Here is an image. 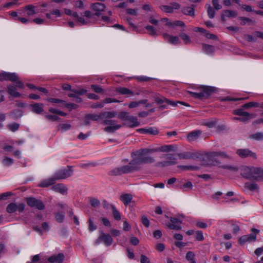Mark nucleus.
Listing matches in <instances>:
<instances>
[{
  "label": "nucleus",
  "instance_id": "4c0bfd02",
  "mask_svg": "<svg viewBox=\"0 0 263 263\" xmlns=\"http://www.w3.org/2000/svg\"><path fill=\"white\" fill-rule=\"evenodd\" d=\"M217 156H220L223 158H229V157L227 155V154L222 152H214L209 154V157H210L214 158Z\"/></svg>",
  "mask_w": 263,
  "mask_h": 263
},
{
  "label": "nucleus",
  "instance_id": "052dcab7",
  "mask_svg": "<svg viewBox=\"0 0 263 263\" xmlns=\"http://www.w3.org/2000/svg\"><path fill=\"white\" fill-rule=\"evenodd\" d=\"M91 88L96 93H103V89L98 85H91Z\"/></svg>",
  "mask_w": 263,
  "mask_h": 263
},
{
  "label": "nucleus",
  "instance_id": "e433bc0d",
  "mask_svg": "<svg viewBox=\"0 0 263 263\" xmlns=\"http://www.w3.org/2000/svg\"><path fill=\"white\" fill-rule=\"evenodd\" d=\"M174 146L172 145H163L159 147L157 149H156L157 151H160L162 152H168L173 149Z\"/></svg>",
  "mask_w": 263,
  "mask_h": 263
},
{
  "label": "nucleus",
  "instance_id": "a19ab883",
  "mask_svg": "<svg viewBox=\"0 0 263 263\" xmlns=\"http://www.w3.org/2000/svg\"><path fill=\"white\" fill-rule=\"evenodd\" d=\"M25 9L28 11V15H33L36 13L35 11V7L32 5H28L26 6Z\"/></svg>",
  "mask_w": 263,
  "mask_h": 263
},
{
  "label": "nucleus",
  "instance_id": "338daca9",
  "mask_svg": "<svg viewBox=\"0 0 263 263\" xmlns=\"http://www.w3.org/2000/svg\"><path fill=\"white\" fill-rule=\"evenodd\" d=\"M45 117L47 120L51 121H56L60 119V118L55 115H46Z\"/></svg>",
  "mask_w": 263,
  "mask_h": 263
},
{
  "label": "nucleus",
  "instance_id": "a878e982",
  "mask_svg": "<svg viewBox=\"0 0 263 263\" xmlns=\"http://www.w3.org/2000/svg\"><path fill=\"white\" fill-rule=\"evenodd\" d=\"M202 49L205 53L209 55H212L215 52L214 46L206 44H202Z\"/></svg>",
  "mask_w": 263,
  "mask_h": 263
},
{
  "label": "nucleus",
  "instance_id": "0eeeda50",
  "mask_svg": "<svg viewBox=\"0 0 263 263\" xmlns=\"http://www.w3.org/2000/svg\"><path fill=\"white\" fill-rule=\"evenodd\" d=\"M73 174L71 166H68V168H64L57 171L53 175L55 181L66 179L71 176Z\"/></svg>",
  "mask_w": 263,
  "mask_h": 263
},
{
  "label": "nucleus",
  "instance_id": "2f4dec72",
  "mask_svg": "<svg viewBox=\"0 0 263 263\" xmlns=\"http://www.w3.org/2000/svg\"><path fill=\"white\" fill-rule=\"evenodd\" d=\"M6 81H10L15 82L18 80V76L15 73L6 72Z\"/></svg>",
  "mask_w": 263,
  "mask_h": 263
},
{
  "label": "nucleus",
  "instance_id": "5fc2aeb1",
  "mask_svg": "<svg viewBox=\"0 0 263 263\" xmlns=\"http://www.w3.org/2000/svg\"><path fill=\"white\" fill-rule=\"evenodd\" d=\"M253 117L240 116V117H234L232 118L233 120H238L241 122H246L248 120L253 118Z\"/></svg>",
  "mask_w": 263,
  "mask_h": 263
},
{
  "label": "nucleus",
  "instance_id": "774afa93",
  "mask_svg": "<svg viewBox=\"0 0 263 263\" xmlns=\"http://www.w3.org/2000/svg\"><path fill=\"white\" fill-rule=\"evenodd\" d=\"M141 263H150L149 258L145 255L142 254L140 256Z\"/></svg>",
  "mask_w": 263,
  "mask_h": 263
},
{
  "label": "nucleus",
  "instance_id": "603ef678",
  "mask_svg": "<svg viewBox=\"0 0 263 263\" xmlns=\"http://www.w3.org/2000/svg\"><path fill=\"white\" fill-rule=\"evenodd\" d=\"M242 99V98H233V97H230V96H227V97H223V98H220V100L221 102H224V101H237L241 100Z\"/></svg>",
  "mask_w": 263,
  "mask_h": 263
},
{
  "label": "nucleus",
  "instance_id": "79ce46f5",
  "mask_svg": "<svg viewBox=\"0 0 263 263\" xmlns=\"http://www.w3.org/2000/svg\"><path fill=\"white\" fill-rule=\"evenodd\" d=\"M250 138L257 141H259L263 139V133L257 132L250 136Z\"/></svg>",
  "mask_w": 263,
  "mask_h": 263
},
{
  "label": "nucleus",
  "instance_id": "7ed1b4c3",
  "mask_svg": "<svg viewBox=\"0 0 263 263\" xmlns=\"http://www.w3.org/2000/svg\"><path fill=\"white\" fill-rule=\"evenodd\" d=\"M113 117H104L103 120V124L108 125L105 127L104 130L107 133H113L116 130L120 129L122 126L117 124V121L112 120Z\"/></svg>",
  "mask_w": 263,
  "mask_h": 263
},
{
  "label": "nucleus",
  "instance_id": "8fccbe9b",
  "mask_svg": "<svg viewBox=\"0 0 263 263\" xmlns=\"http://www.w3.org/2000/svg\"><path fill=\"white\" fill-rule=\"evenodd\" d=\"M55 219L57 222L62 223L64 221L65 219V215L62 212H59L55 214Z\"/></svg>",
  "mask_w": 263,
  "mask_h": 263
},
{
  "label": "nucleus",
  "instance_id": "09e8293b",
  "mask_svg": "<svg viewBox=\"0 0 263 263\" xmlns=\"http://www.w3.org/2000/svg\"><path fill=\"white\" fill-rule=\"evenodd\" d=\"M179 36L181 37L183 41L184 44H188L191 43V40L190 36L185 33H181L179 34Z\"/></svg>",
  "mask_w": 263,
  "mask_h": 263
},
{
  "label": "nucleus",
  "instance_id": "f3484780",
  "mask_svg": "<svg viewBox=\"0 0 263 263\" xmlns=\"http://www.w3.org/2000/svg\"><path fill=\"white\" fill-rule=\"evenodd\" d=\"M125 124L129 127H135L138 126L140 123L136 117L129 115Z\"/></svg>",
  "mask_w": 263,
  "mask_h": 263
},
{
  "label": "nucleus",
  "instance_id": "6ab92c4d",
  "mask_svg": "<svg viewBox=\"0 0 263 263\" xmlns=\"http://www.w3.org/2000/svg\"><path fill=\"white\" fill-rule=\"evenodd\" d=\"M202 132L200 130H195L189 133L187 136V140L189 142H192L197 140L201 135Z\"/></svg>",
  "mask_w": 263,
  "mask_h": 263
},
{
  "label": "nucleus",
  "instance_id": "49530a36",
  "mask_svg": "<svg viewBox=\"0 0 263 263\" xmlns=\"http://www.w3.org/2000/svg\"><path fill=\"white\" fill-rule=\"evenodd\" d=\"M129 115V113L127 112L121 111L119 114H117V116H118L119 119L126 122Z\"/></svg>",
  "mask_w": 263,
  "mask_h": 263
},
{
  "label": "nucleus",
  "instance_id": "c9c22d12",
  "mask_svg": "<svg viewBox=\"0 0 263 263\" xmlns=\"http://www.w3.org/2000/svg\"><path fill=\"white\" fill-rule=\"evenodd\" d=\"M167 103V104H169L173 107H175L177 106V104H182V105H183L185 106H187V107H189L190 106V105L189 104H188L187 103H186V102H182V101H171V100H170L168 99H167V101H166V102Z\"/></svg>",
  "mask_w": 263,
  "mask_h": 263
},
{
  "label": "nucleus",
  "instance_id": "2eb2a0df",
  "mask_svg": "<svg viewBox=\"0 0 263 263\" xmlns=\"http://www.w3.org/2000/svg\"><path fill=\"white\" fill-rule=\"evenodd\" d=\"M65 256L63 253H59L53 255L48 258V261L50 263H63Z\"/></svg>",
  "mask_w": 263,
  "mask_h": 263
},
{
  "label": "nucleus",
  "instance_id": "de8ad7c7",
  "mask_svg": "<svg viewBox=\"0 0 263 263\" xmlns=\"http://www.w3.org/2000/svg\"><path fill=\"white\" fill-rule=\"evenodd\" d=\"M259 106V103L255 102H250L249 103L245 104L242 107L245 109H248L251 107H257Z\"/></svg>",
  "mask_w": 263,
  "mask_h": 263
},
{
  "label": "nucleus",
  "instance_id": "f257e3e1",
  "mask_svg": "<svg viewBox=\"0 0 263 263\" xmlns=\"http://www.w3.org/2000/svg\"><path fill=\"white\" fill-rule=\"evenodd\" d=\"M157 152L156 149L141 148L131 153L132 160L128 163L133 172L140 169V165L152 163L155 161L154 158L147 156L148 154Z\"/></svg>",
  "mask_w": 263,
  "mask_h": 263
},
{
  "label": "nucleus",
  "instance_id": "c03bdc74",
  "mask_svg": "<svg viewBox=\"0 0 263 263\" xmlns=\"http://www.w3.org/2000/svg\"><path fill=\"white\" fill-rule=\"evenodd\" d=\"M145 29L147 30L149 34L155 36L157 35L156 29L152 26L147 25L145 26Z\"/></svg>",
  "mask_w": 263,
  "mask_h": 263
},
{
  "label": "nucleus",
  "instance_id": "72a5a7b5",
  "mask_svg": "<svg viewBox=\"0 0 263 263\" xmlns=\"http://www.w3.org/2000/svg\"><path fill=\"white\" fill-rule=\"evenodd\" d=\"M245 187L251 191H257L259 189L258 185L255 183L246 182L245 184Z\"/></svg>",
  "mask_w": 263,
  "mask_h": 263
},
{
  "label": "nucleus",
  "instance_id": "a211bd4d",
  "mask_svg": "<svg viewBox=\"0 0 263 263\" xmlns=\"http://www.w3.org/2000/svg\"><path fill=\"white\" fill-rule=\"evenodd\" d=\"M163 37L165 41L173 45H177L180 43L179 39L177 36H172L167 33H164Z\"/></svg>",
  "mask_w": 263,
  "mask_h": 263
},
{
  "label": "nucleus",
  "instance_id": "5701e85b",
  "mask_svg": "<svg viewBox=\"0 0 263 263\" xmlns=\"http://www.w3.org/2000/svg\"><path fill=\"white\" fill-rule=\"evenodd\" d=\"M178 156L180 159H194L197 157L196 153L190 152L178 154Z\"/></svg>",
  "mask_w": 263,
  "mask_h": 263
},
{
  "label": "nucleus",
  "instance_id": "ea45409f",
  "mask_svg": "<svg viewBox=\"0 0 263 263\" xmlns=\"http://www.w3.org/2000/svg\"><path fill=\"white\" fill-rule=\"evenodd\" d=\"M178 167L183 171H195L199 168L198 166L194 165H179Z\"/></svg>",
  "mask_w": 263,
  "mask_h": 263
},
{
  "label": "nucleus",
  "instance_id": "4be33fe9",
  "mask_svg": "<svg viewBox=\"0 0 263 263\" xmlns=\"http://www.w3.org/2000/svg\"><path fill=\"white\" fill-rule=\"evenodd\" d=\"M55 180L52 176L51 178L41 181L37 185L40 187H47L54 184Z\"/></svg>",
  "mask_w": 263,
  "mask_h": 263
},
{
  "label": "nucleus",
  "instance_id": "1a4fd4ad",
  "mask_svg": "<svg viewBox=\"0 0 263 263\" xmlns=\"http://www.w3.org/2000/svg\"><path fill=\"white\" fill-rule=\"evenodd\" d=\"M253 167L247 166H242L238 168L240 175L244 178L248 180H252Z\"/></svg>",
  "mask_w": 263,
  "mask_h": 263
},
{
  "label": "nucleus",
  "instance_id": "412c9836",
  "mask_svg": "<svg viewBox=\"0 0 263 263\" xmlns=\"http://www.w3.org/2000/svg\"><path fill=\"white\" fill-rule=\"evenodd\" d=\"M43 104L41 103H35L30 105V107L32 108V111L36 114H40L43 112Z\"/></svg>",
  "mask_w": 263,
  "mask_h": 263
},
{
  "label": "nucleus",
  "instance_id": "6e6552de",
  "mask_svg": "<svg viewBox=\"0 0 263 263\" xmlns=\"http://www.w3.org/2000/svg\"><path fill=\"white\" fill-rule=\"evenodd\" d=\"M26 201L29 206L39 210H43L45 208V205L42 200L34 197H28L26 198Z\"/></svg>",
  "mask_w": 263,
  "mask_h": 263
},
{
  "label": "nucleus",
  "instance_id": "69168bd1",
  "mask_svg": "<svg viewBox=\"0 0 263 263\" xmlns=\"http://www.w3.org/2000/svg\"><path fill=\"white\" fill-rule=\"evenodd\" d=\"M212 5L215 10H218L222 8L221 5H220L219 4L218 0H212Z\"/></svg>",
  "mask_w": 263,
  "mask_h": 263
},
{
  "label": "nucleus",
  "instance_id": "f03ea898",
  "mask_svg": "<svg viewBox=\"0 0 263 263\" xmlns=\"http://www.w3.org/2000/svg\"><path fill=\"white\" fill-rule=\"evenodd\" d=\"M199 92H193L191 91H187V93L190 96L195 99L202 100L207 99L215 91V88L212 86L202 85L198 88Z\"/></svg>",
  "mask_w": 263,
  "mask_h": 263
},
{
  "label": "nucleus",
  "instance_id": "bf43d9fd",
  "mask_svg": "<svg viewBox=\"0 0 263 263\" xmlns=\"http://www.w3.org/2000/svg\"><path fill=\"white\" fill-rule=\"evenodd\" d=\"M238 19L241 21V24L242 25H245L247 23H253L254 22L252 20L248 17H239Z\"/></svg>",
  "mask_w": 263,
  "mask_h": 263
},
{
  "label": "nucleus",
  "instance_id": "9b49d317",
  "mask_svg": "<svg viewBox=\"0 0 263 263\" xmlns=\"http://www.w3.org/2000/svg\"><path fill=\"white\" fill-rule=\"evenodd\" d=\"M105 8V5L101 3H95L90 5V8L95 12V15L97 17L100 16L101 12L103 11Z\"/></svg>",
  "mask_w": 263,
  "mask_h": 263
},
{
  "label": "nucleus",
  "instance_id": "423d86ee",
  "mask_svg": "<svg viewBox=\"0 0 263 263\" xmlns=\"http://www.w3.org/2000/svg\"><path fill=\"white\" fill-rule=\"evenodd\" d=\"M131 173H133V171H132V169L131 168L129 164H128L126 165H123L113 168L108 172V175L111 176H116Z\"/></svg>",
  "mask_w": 263,
  "mask_h": 263
},
{
  "label": "nucleus",
  "instance_id": "393cba45",
  "mask_svg": "<svg viewBox=\"0 0 263 263\" xmlns=\"http://www.w3.org/2000/svg\"><path fill=\"white\" fill-rule=\"evenodd\" d=\"M73 93H69L68 94V96L69 98H75L77 96H82L87 93V90L85 89H72L71 90Z\"/></svg>",
  "mask_w": 263,
  "mask_h": 263
},
{
  "label": "nucleus",
  "instance_id": "c756f323",
  "mask_svg": "<svg viewBox=\"0 0 263 263\" xmlns=\"http://www.w3.org/2000/svg\"><path fill=\"white\" fill-rule=\"evenodd\" d=\"M8 89L9 94L14 98H19L21 96V94L16 91V87L9 85L8 86Z\"/></svg>",
  "mask_w": 263,
  "mask_h": 263
},
{
  "label": "nucleus",
  "instance_id": "c85d7f7f",
  "mask_svg": "<svg viewBox=\"0 0 263 263\" xmlns=\"http://www.w3.org/2000/svg\"><path fill=\"white\" fill-rule=\"evenodd\" d=\"M102 237L103 239V242L104 243L106 246H110L113 241V239L111 236L109 234H106L101 232Z\"/></svg>",
  "mask_w": 263,
  "mask_h": 263
},
{
  "label": "nucleus",
  "instance_id": "ddd939ff",
  "mask_svg": "<svg viewBox=\"0 0 263 263\" xmlns=\"http://www.w3.org/2000/svg\"><path fill=\"white\" fill-rule=\"evenodd\" d=\"M170 223H168L167 227L172 230H180L181 229L180 226L181 221L178 218L175 217L170 218Z\"/></svg>",
  "mask_w": 263,
  "mask_h": 263
},
{
  "label": "nucleus",
  "instance_id": "0e129e2a",
  "mask_svg": "<svg viewBox=\"0 0 263 263\" xmlns=\"http://www.w3.org/2000/svg\"><path fill=\"white\" fill-rule=\"evenodd\" d=\"M231 223L233 226V233L234 234H237L240 231V228L239 226L235 224L234 220H231Z\"/></svg>",
  "mask_w": 263,
  "mask_h": 263
},
{
  "label": "nucleus",
  "instance_id": "aec40b11",
  "mask_svg": "<svg viewBox=\"0 0 263 263\" xmlns=\"http://www.w3.org/2000/svg\"><path fill=\"white\" fill-rule=\"evenodd\" d=\"M52 189L55 192H59L63 195L66 194L67 192V188L62 183H59L52 186Z\"/></svg>",
  "mask_w": 263,
  "mask_h": 263
},
{
  "label": "nucleus",
  "instance_id": "6e6d98bb",
  "mask_svg": "<svg viewBox=\"0 0 263 263\" xmlns=\"http://www.w3.org/2000/svg\"><path fill=\"white\" fill-rule=\"evenodd\" d=\"M3 163L5 166H9L13 163V160L9 157H5L3 160Z\"/></svg>",
  "mask_w": 263,
  "mask_h": 263
},
{
  "label": "nucleus",
  "instance_id": "473e14b6",
  "mask_svg": "<svg viewBox=\"0 0 263 263\" xmlns=\"http://www.w3.org/2000/svg\"><path fill=\"white\" fill-rule=\"evenodd\" d=\"M237 15V13L236 11L233 10H224L223 12V14L222 15V19L224 20V18L225 17H235Z\"/></svg>",
  "mask_w": 263,
  "mask_h": 263
},
{
  "label": "nucleus",
  "instance_id": "58836bf2",
  "mask_svg": "<svg viewBox=\"0 0 263 263\" xmlns=\"http://www.w3.org/2000/svg\"><path fill=\"white\" fill-rule=\"evenodd\" d=\"M159 131L157 127H148L146 128V134H149L153 136L157 135L159 134Z\"/></svg>",
  "mask_w": 263,
  "mask_h": 263
},
{
  "label": "nucleus",
  "instance_id": "dca6fc26",
  "mask_svg": "<svg viewBox=\"0 0 263 263\" xmlns=\"http://www.w3.org/2000/svg\"><path fill=\"white\" fill-rule=\"evenodd\" d=\"M167 159H169V160L158 162L157 163L156 166L158 167H164L177 163L176 159L175 158L169 156L167 157Z\"/></svg>",
  "mask_w": 263,
  "mask_h": 263
},
{
  "label": "nucleus",
  "instance_id": "f8f14e48",
  "mask_svg": "<svg viewBox=\"0 0 263 263\" xmlns=\"http://www.w3.org/2000/svg\"><path fill=\"white\" fill-rule=\"evenodd\" d=\"M252 180L257 181H263V168L261 167H254Z\"/></svg>",
  "mask_w": 263,
  "mask_h": 263
},
{
  "label": "nucleus",
  "instance_id": "4d7b16f0",
  "mask_svg": "<svg viewBox=\"0 0 263 263\" xmlns=\"http://www.w3.org/2000/svg\"><path fill=\"white\" fill-rule=\"evenodd\" d=\"M91 205L94 208H98L100 205V201L97 199L92 198L90 200Z\"/></svg>",
  "mask_w": 263,
  "mask_h": 263
},
{
  "label": "nucleus",
  "instance_id": "e2e57ef3",
  "mask_svg": "<svg viewBox=\"0 0 263 263\" xmlns=\"http://www.w3.org/2000/svg\"><path fill=\"white\" fill-rule=\"evenodd\" d=\"M196 240L198 241H202L204 240V236L203 235V233L201 231H196Z\"/></svg>",
  "mask_w": 263,
  "mask_h": 263
},
{
  "label": "nucleus",
  "instance_id": "f704fd0d",
  "mask_svg": "<svg viewBox=\"0 0 263 263\" xmlns=\"http://www.w3.org/2000/svg\"><path fill=\"white\" fill-rule=\"evenodd\" d=\"M110 208L112 210V214L114 218L116 220H120L121 219V215L120 213L118 211L116 208L113 204L110 205Z\"/></svg>",
  "mask_w": 263,
  "mask_h": 263
},
{
  "label": "nucleus",
  "instance_id": "b1692460",
  "mask_svg": "<svg viewBox=\"0 0 263 263\" xmlns=\"http://www.w3.org/2000/svg\"><path fill=\"white\" fill-rule=\"evenodd\" d=\"M133 196L130 194H123L120 197V200L123 202L124 205H128L132 201Z\"/></svg>",
  "mask_w": 263,
  "mask_h": 263
},
{
  "label": "nucleus",
  "instance_id": "13d9d810",
  "mask_svg": "<svg viewBox=\"0 0 263 263\" xmlns=\"http://www.w3.org/2000/svg\"><path fill=\"white\" fill-rule=\"evenodd\" d=\"M167 99L161 96L155 97V101L158 104H162L166 102Z\"/></svg>",
  "mask_w": 263,
  "mask_h": 263
},
{
  "label": "nucleus",
  "instance_id": "20e7f679",
  "mask_svg": "<svg viewBox=\"0 0 263 263\" xmlns=\"http://www.w3.org/2000/svg\"><path fill=\"white\" fill-rule=\"evenodd\" d=\"M117 115V112L116 111H104L102 112L99 114H89L86 115V118L92 121H99L103 120L104 117H115Z\"/></svg>",
  "mask_w": 263,
  "mask_h": 263
},
{
  "label": "nucleus",
  "instance_id": "4468645a",
  "mask_svg": "<svg viewBox=\"0 0 263 263\" xmlns=\"http://www.w3.org/2000/svg\"><path fill=\"white\" fill-rule=\"evenodd\" d=\"M236 153L240 157L242 158L248 157L256 158V154L248 149H239L237 151Z\"/></svg>",
  "mask_w": 263,
  "mask_h": 263
},
{
  "label": "nucleus",
  "instance_id": "bb28decb",
  "mask_svg": "<svg viewBox=\"0 0 263 263\" xmlns=\"http://www.w3.org/2000/svg\"><path fill=\"white\" fill-rule=\"evenodd\" d=\"M195 6L192 5L191 7H184L182 9V12L185 15L193 16L195 15Z\"/></svg>",
  "mask_w": 263,
  "mask_h": 263
},
{
  "label": "nucleus",
  "instance_id": "39448f33",
  "mask_svg": "<svg viewBox=\"0 0 263 263\" xmlns=\"http://www.w3.org/2000/svg\"><path fill=\"white\" fill-rule=\"evenodd\" d=\"M251 231L252 233L249 235H244L239 238L238 242L240 245H243L247 242H254L256 240L257 235L259 234V230L255 228H252Z\"/></svg>",
  "mask_w": 263,
  "mask_h": 263
},
{
  "label": "nucleus",
  "instance_id": "a18cd8bd",
  "mask_svg": "<svg viewBox=\"0 0 263 263\" xmlns=\"http://www.w3.org/2000/svg\"><path fill=\"white\" fill-rule=\"evenodd\" d=\"M8 128L13 132L17 130L20 127V124L16 123L9 124L7 126Z\"/></svg>",
  "mask_w": 263,
  "mask_h": 263
},
{
  "label": "nucleus",
  "instance_id": "7c9ffc66",
  "mask_svg": "<svg viewBox=\"0 0 263 263\" xmlns=\"http://www.w3.org/2000/svg\"><path fill=\"white\" fill-rule=\"evenodd\" d=\"M243 107L242 108L237 109L233 111V114L235 115L239 116H247V117H253L254 116L249 112L243 110Z\"/></svg>",
  "mask_w": 263,
  "mask_h": 263
},
{
  "label": "nucleus",
  "instance_id": "37998d69",
  "mask_svg": "<svg viewBox=\"0 0 263 263\" xmlns=\"http://www.w3.org/2000/svg\"><path fill=\"white\" fill-rule=\"evenodd\" d=\"M208 6L207 13L209 18H213L215 16V9H213L210 5L206 4L205 6Z\"/></svg>",
  "mask_w": 263,
  "mask_h": 263
},
{
  "label": "nucleus",
  "instance_id": "864d4df0",
  "mask_svg": "<svg viewBox=\"0 0 263 263\" xmlns=\"http://www.w3.org/2000/svg\"><path fill=\"white\" fill-rule=\"evenodd\" d=\"M160 9L166 12V13H172L173 12V10H172V8L170 6H167V5H161L159 7Z\"/></svg>",
  "mask_w": 263,
  "mask_h": 263
},
{
  "label": "nucleus",
  "instance_id": "3c124183",
  "mask_svg": "<svg viewBox=\"0 0 263 263\" xmlns=\"http://www.w3.org/2000/svg\"><path fill=\"white\" fill-rule=\"evenodd\" d=\"M97 229V226L94 224L91 218L88 219V230L90 232H92Z\"/></svg>",
  "mask_w": 263,
  "mask_h": 263
},
{
  "label": "nucleus",
  "instance_id": "680f3d73",
  "mask_svg": "<svg viewBox=\"0 0 263 263\" xmlns=\"http://www.w3.org/2000/svg\"><path fill=\"white\" fill-rule=\"evenodd\" d=\"M220 167L224 168V169H227L232 171L236 172L239 171V169L238 167L232 165H223L220 166Z\"/></svg>",
  "mask_w": 263,
  "mask_h": 263
},
{
  "label": "nucleus",
  "instance_id": "cd10ccee",
  "mask_svg": "<svg viewBox=\"0 0 263 263\" xmlns=\"http://www.w3.org/2000/svg\"><path fill=\"white\" fill-rule=\"evenodd\" d=\"M116 92L121 95H127V97L134 95V92L126 87H118L116 88Z\"/></svg>",
  "mask_w": 263,
  "mask_h": 263
},
{
  "label": "nucleus",
  "instance_id": "9d476101",
  "mask_svg": "<svg viewBox=\"0 0 263 263\" xmlns=\"http://www.w3.org/2000/svg\"><path fill=\"white\" fill-rule=\"evenodd\" d=\"M25 207V205L23 203L17 205L15 203L13 202L8 205L6 211L9 213H13L16 211L22 213L24 210Z\"/></svg>",
  "mask_w": 263,
  "mask_h": 263
}]
</instances>
